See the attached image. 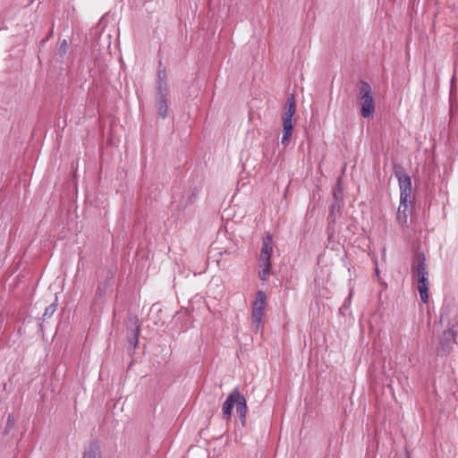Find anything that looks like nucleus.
Listing matches in <instances>:
<instances>
[{
	"instance_id": "nucleus-12",
	"label": "nucleus",
	"mask_w": 458,
	"mask_h": 458,
	"mask_svg": "<svg viewBox=\"0 0 458 458\" xmlns=\"http://www.w3.org/2000/svg\"><path fill=\"white\" fill-rule=\"evenodd\" d=\"M196 199H197V195H196L195 191H188L182 196V200L177 205L176 208H178L179 210H183L188 206L192 205L195 202Z\"/></svg>"
},
{
	"instance_id": "nucleus-5",
	"label": "nucleus",
	"mask_w": 458,
	"mask_h": 458,
	"mask_svg": "<svg viewBox=\"0 0 458 458\" xmlns=\"http://www.w3.org/2000/svg\"><path fill=\"white\" fill-rule=\"evenodd\" d=\"M167 76L165 67L163 66L162 61L158 62L157 72V98H167Z\"/></svg>"
},
{
	"instance_id": "nucleus-20",
	"label": "nucleus",
	"mask_w": 458,
	"mask_h": 458,
	"mask_svg": "<svg viewBox=\"0 0 458 458\" xmlns=\"http://www.w3.org/2000/svg\"><path fill=\"white\" fill-rule=\"evenodd\" d=\"M56 310V305L52 303L45 309V312L43 314L44 319L50 318Z\"/></svg>"
},
{
	"instance_id": "nucleus-15",
	"label": "nucleus",
	"mask_w": 458,
	"mask_h": 458,
	"mask_svg": "<svg viewBox=\"0 0 458 458\" xmlns=\"http://www.w3.org/2000/svg\"><path fill=\"white\" fill-rule=\"evenodd\" d=\"M283 137L281 140V143L286 145L289 140L292 132H293V122L292 121H283Z\"/></svg>"
},
{
	"instance_id": "nucleus-1",
	"label": "nucleus",
	"mask_w": 458,
	"mask_h": 458,
	"mask_svg": "<svg viewBox=\"0 0 458 458\" xmlns=\"http://www.w3.org/2000/svg\"><path fill=\"white\" fill-rule=\"evenodd\" d=\"M393 169L400 188V204L397 209L396 221L399 225L404 226L408 220V204L411 203V180L400 164H394Z\"/></svg>"
},
{
	"instance_id": "nucleus-22",
	"label": "nucleus",
	"mask_w": 458,
	"mask_h": 458,
	"mask_svg": "<svg viewBox=\"0 0 458 458\" xmlns=\"http://www.w3.org/2000/svg\"><path fill=\"white\" fill-rule=\"evenodd\" d=\"M405 458H411L410 453L407 450L405 451Z\"/></svg>"
},
{
	"instance_id": "nucleus-8",
	"label": "nucleus",
	"mask_w": 458,
	"mask_h": 458,
	"mask_svg": "<svg viewBox=\"0 0 458 458\" xmlns=\"http://www.w3.org/2000/svg\"><path fill=\"white\" fill-rule=\"evenodd\" d=\"M259 277L261 281H267L271 270V257L259 254Z\"/></svg>"
},
{
	"instance_id": "nucleus-11",
	"label": "nucleus",
	"mask_w": 458,
	"mask_h": 458,
	"mask_svg": "<svg viewBox=\"0 0 458 458\" xmlns=\"http://www.w3.org/2000/svg\"><path fill=\"white\" fill-rule=\"evenodd\" d=\"M295 110H296V107H295L294 97H293V95H291L289 98H287V100H286V107H285L284 115H283V121H292L293 122V117L295 114Z\"/></svg>"
},
{
	"instance_id": "nucleus-10",
	"label": "nucleus",
	"mask_w": 458,
	"mask_h": 458,
	"mask_svg": "<svg viewBox=\"0 0 458 458\" xmlns=\"http://www.w3.org/2000/svg\"><path fill=\"white\" fill-rule=\"evenodd\" d=\"M237 401L236 395H235V388L228 394L226 400L223 403L222 406V412L225 419L231 418L232 411L233 409V406L235 404V402Z\"/></svg>"
},
{
	"instance_id": "nucleus-16",
	"label": "nucleus",
	"mask_w": 458,
	"mask_h": 458,
	"mask_svg": "<svg viewBox=\"0 0 458 458\" xmlns=\"http://www.w3.org/2000/svg\"><path fill=\"white\" fill-rule=\"evenodd\" d=\"M157 107L161 118L167 116V98H157Z\"/></svg>"
},
{
	"instance_id": "nucleus-14",
	"label": "nucleus",
	"mask_w": 458,
	"mask_h": 458,
	"mask_svg": "<svg viewBox=\"0 0 458 458\" xmlns=\"http://www.w3.org/2000/svg\"><path fill=\"white\" fill-rule=\"evenodd\" d=\"M273 239L269 233H267L262 239L260 254L271 257L273 252Z\"/></svg>"
},
{
	"instance_id": "nucleus-18",
	"label": "nucleus",
	"mask_w": 458,
	"mask_h": 458,
	"mask_svg": "<svg viewBox=\"0 0 458 458\" xmlns=\"http://www.w3.org/2000/svg\"><path fill=\"white\" fill-rule=\"evenodd\" d=\"M67 50H68V42H67L66 39H63L60 42V45H59V47H58V50H57L58 57L60 59H63L66 55Z\"/></svg>"
},
{
	"instance_id": "nucleus-17",
	"label": "nucleus",
	"mask_w": 458,
	"mask_h": 458,
	"mask_svg": "<svg viewBox=\"0 0 458 458\" xmlns=\"http://www.w3.org/2000/svg\"><path fill=\"white\" fill-rule=\"evenodd\" d=\"M82 458H101L99 446L92 443L89 449L84 452Z\"/></svg>"
},
{
	"instance_id": "nucleus-19",
	"label": "nucleus",
	"mask_w": 458,
	"mask_h": 458,
	"mask_svg": "<svg viewBox=\"0 0 458 458\" xmlns=\"http://www.w3.org/2000/svg\"><path fill=\"white\" fill-rule=\"evenodd\" d=\"M334 202H338L343 204V190L339 184L335 187L333 191Z\"/></svg>"
},
{
	"instance_id": "nucleus-3",
	"label": "nucleus",
	"mask_w": 458,
	"mask_h": 458,
	"mask_svg": "<svg viewBox=\"0 0 458 458\" xmlns=\"http://www.w3.org/2000/svg\"><path fill=\"white\" fill-rule=\"evenodd\" d=\"M358 90L360 114L363 118H369L373 114L375 110L372 89L368 82L360 81L358 85Z\"/></svg>"
},
{
	"instance_id": "nucleus-7",
	"label": "nucleus",
	"mask_w": 458,
	"mask_h": 458,
	"mask_svg": "<svg viewBox=\"0 0 458 458\" xmlns=\"http://www.w3.org/2000/svg\"><path fill=\"white\" fill-rule=\"evenodd\" d=\"M130 328H128L127 339L128 342L132 345L136 346L139 340L140 325L137 317H130L128 320Z\"/></svg>"
},
{
	"instance_id": "nucleus-4",
	"label": "nucleus",
	"mask_w": 458,
	"mask_h": 458,
	"mask_svg": "<svg viewBox=\"0 0 458 458\" xmlns=\"http://www.w3.org/2000/svg\"><path fill=\"white\" fill-rule=\"evenodd\" d=\"M266 294L262 291H259L257 298L252 304V314L251 319L255 329L258 331L262 320L264 310H265Z\"/></svg>"
},
{
	"instance_id": "nucleus-2",
	"label": "nucleus",
	"mask_w": 458,
	"mask_h": 458,
	"mask_svg": "<svg viewBox=\"0 0 458 458\" xmlns=\"http://www.w3.org/2000/svg\"><path fill=\"white\" fill-rule=\"evenodd\" d=\"M411 274L417 277L418 291L422 302L428 301V271L426 262V257L423 253L417 255L414 264L411 266Z\"/></svg>"
},
{
	"instance_id": "nucleus-6",
	"label": "nucleus",
	"mask_w": 458,
	"mask_h": 458,
	"mask_svg": "<svg viewBox=\"0 0 458 458\" xmlns=\"http://www.w3.org/2000/svg\"><path fill=\"white\" fill-rule=\"evenodd\" d=\"M342 207H343L342 203L333 202L329 208V214L327 216V223H328L327 233H328L329 239L332 237V235L334 233L335 230H334L333 225L335 224L336 219L341 215Z\"/></svg>"
},
{
	"instance_id": "nucleus-13",
	"label": "nucleus",
	"mask_w": 458,
	"mask_h": 458,
	"mask_svg": "<svg viewBox=\"0 0 458 458\" xmlns=\"http://www.w3.org/2000/svg\"><path fill=\"white\" fill-rule=\"evenodd\" d=\"M112 286V282L111 280H105L103 282H100L98 284V288H97V291H96V294H95V302L98 301H102L105 296H106V291L111 288Z\"/></svg>"
},
{
	"instance_id": "nucleus-9",
	"label": "nucleus",
	"mask_w": 458,
	"mask_h": 458,
	"mask_svg": "<svg viewBox=\"0 0 458 458\" xmlns=\"http://www.w3.org/2000/svg\"><path fill=\"white\" fill-rule=\"evenodd\" d=\"M235 395L237 401L235 402L236 405V412L240 418L242 424L244 426L246 422V413H247V402L244 395H242L238 388H235Z\"/></svg>"
},
{
	"instance_id": "nucleus-21",
	"label": "nucleus",
	"mask_w": 458,
	"mask_h": 458,
	"mask_svg": "<svg viewBox=\"0 0 458 458\" xmlns=\"http://www.w3.org/2000/svg\"><path fill=\"white\" fill-rule=\"evenodd\" d=\"M13 426H14V419L12 414H9L7 417L6 428L4 430V434H6L11 428H13Z\"/></svg>"
}]
</instances>
